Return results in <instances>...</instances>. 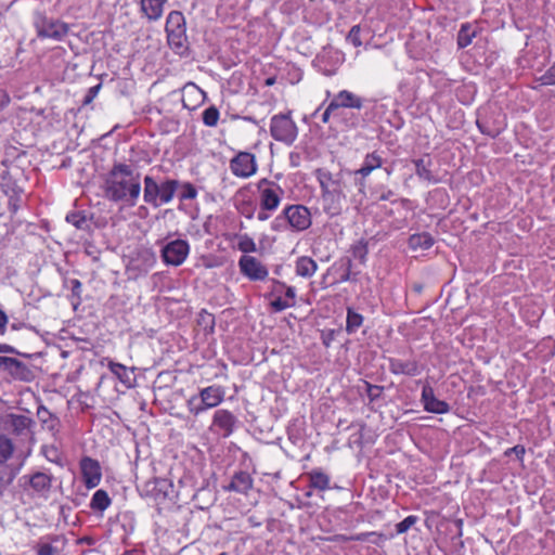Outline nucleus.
Segmentation results:
<instances>
[{"mask_svg":"<svg viewBox=\"0 0 555 555\" xmlns=\"http://www.w3.org/2000/svg\"><path fill=\"white\" fill-rule=\"evenodd\" d=\"M314 177L320 184L324 211L331 216L340 214L347 192L351 185L356 186L352 169L343 168L337 172H331L326 168H318L314 170Z\"/></svg>","mask_w":555,"mask_h":555,"instance_id":"nucleus-1","label":"nucleus"},{"mask_svg":"<svg viewBox=\"0 0 555 555\" xmlns=\"http://www.w3.org/2000/svg\"><path fill=\"white\" fill-rule=\"evenodd\" d=\"M104 193L108 201L134 206L141 193L140 173L127 164H115L106 175Z\"/></svg>","mask_w":555,"mask_h":555,"instance_id":"nucleus-2","label":"nucleus"},{"mask_svg":"<svg viewBox=\"0 0 555 555\" xmlns=\"http://www.w3.org/2000/svg\"><path fill=\"white\" fill-rule=\"evenodd\" d=\"M180 185V181L170 178H155L146 175L143 179V201L158 208L172 202Z\"/></svg>","mask_w":555,"mask_h":555,"instance_id":"nucleus-3","label":"nucleus"},{"mask_svg":"<svg viewBox=\"0 0 555 555\" xmlns=\"http://www.w3.org/2000/svg\"><path fill=\"white\" fill-rule=\"evenodd\" d=\"M185 20L180 11H171L166 21L167 40L170 48L183 55L188 51Z\"/></svg>","mask_w":555,"mask_h":555,"instance_id":"nucleus-4","label":"nucleus"},{"mask_svg":"<svg viewBox=\"0 0 555 555\" xmlns=\"http://www.w3.org/2000/svg\"><path fill=\"white\" fill-rule=\"evenodd\" d=\"M225 396L222 386L211 385L202 388L197 396H193L188 400V409L193 415H199L203 412L218 406Z\"/></svg>","mask_w":555,"mask_h":555,"instance_id":"nucleus-5","label":"nucleus"},{"mask_svg":"<svg viewBox=\"0 0 555 555\" xmlns=\"http://www.w3.org/2000/svg\"><path fill=\"white\" fill-rule=\"evenodd\" d=\"M34 27L39 38L53 39L56 41L63 40L69 30L66 23L48 17L41 12L35 14Z\"/></svg>","mask_w":555,"mask_h":555,"instance_id":"nucleus-6","label":"nucleus"},{"mask_svg":"<svg viewBox=\"0 0 555 555\" xmlns=\"http://www.w3.org/2000/svg\"><path fill=\"white\" fill-rule=\"evenodd\" d=\"M270 133L274 140L291 145L297 139L298 129L289 113L276 114L271 117Z\"/></svg>","mask_w":555,"mask_h":555,"instance_id":"nucleus-7","label":"nucleus"},{"mask_svg":"<svg viewBox=\"0 0 555 555\" xmlns=\"http://www.w3.org/2000/svg\"><path fill=\"white\" fill-rule=\"evenodd\" d=\"M54 477L48 470H38L24 475L21 481H24V489L31 491L34 498L47 500L50 496Z\"/></svg>","mask_w":555,"mask_h":555,"instance_id":"nucleus-8","label":"nucleus"},{"mask_svg":"<svg viewBox=\"0 0 555 555\" xmlns=\"http://www.w3.org/2000/svg\"><path fill=\"white\" fill-rule=\"evenodd\" d=\"M190 250L191 246L186 240L177 238L163 245L160 257L166 266L179 267L184 263Z\"/></svg>","mask_w":555,"mask_h":555,"instance_id":"nucleus-9","label":"nucleus"},{"mask_svg":"<svg viewBox=\"0 0 555 555\" xmlns=\"http://www.w3.org/2000/svg\"><path fill=\"white\" fill-rule=\"evenodd\" d=\"M257 189L260 208L271 212L275 211L281 204L284 194L283 189L278 183L268 179H261L257 184Z\"/></svg>","mask_w":555,"mask_h":555,"instance_id":"nucleus-10","label":"nucleus"},{"mask_svg":"<svg viewBox=\"0 0 555 555\" xmlns=\"http://www.w3.org/2000/svg\"><path fill=\"white\" fill-rule=\"evenodd\" d=\"M238 418L227 409L216 410L209 430L219 438H229L238 427Z\"/></svg>","mask_w":555,"mask_h":555,"instance_id":"nucleus-11","label":"nucleus"},{"mask_svg":"<svg viewBox=\"0 0 555 555\" xmlns=\"http://www.w3.org/2000/svg\"><path fill=\"white\" fill-rule=\"evenodd\" d=\"M477 128L482 134L491 138L498 137L506 128V116L499 109L479 114L476 121Z\"/></svg>","mask_w":555,"mask_h":555,"instance_id":"nucleus-12","label":"nucleus"},{"mask_svg":"<svg viewBox=\"0 0 555 555\" xmlns=\"http://www.w3.org/2000/svg\"><path fill=\"white\" fill-rule=\"evenodd\" d=\"M384 159L382 155L374 151L365 155L362 165L359 169L352 170L356 176V188L360 193H364L366 188V178L378 168H382Z\"/></svg>","mask_w":555,"mask_h":555,"instance_id":"nucleus-13","label":"nucleus"},{"mask_svg":"<svg viewBox=\"0 0 555 555\" xmlns=\"http://www.w3.org/2000/svg\"><path fill=\"white\" fill-rule=\"evenodd\" d=\"M240 272L250 281H264L269 275L268 268L256 257L243 255L238 259Z\"/></svg>","mask_w":555,"mask_h":555,"instance_id":"nucleus-14","label":"nucleus"},{"mask_svg":"<svg viewBox=\"0 0 555 555\" xmlns=\"http://www.w3.org/2000/svg\"><path fill=\"white\" fill-rule=\"evenodd\" d=\"M79 469L87 489H93L100 485L102 480V468L98 460L87 455L82 456L79 461Z\"/></svg>","mask_w":555,"mask_h":555,"instance_id":"nucleus-15","label":"nucleus"},{"mask_svg":"<svg viewBox=\"0 0 555 555\" xmlns=\"http://www.w3.org/2000/svg\"><path fill=\"white\" fill-rule=\"evenodd\" d=\"M289 228L296 232H302L310 228L312 220L310 210L304 205H289L284 208Z\"/></svg>","mask_w":555,"mask_h":555,"instance_id":"nucleus-16","label":"nucleus"},{"mask_svg":"<svg viewBox=\"0 0 555 555\" xmlns=\"http://www.w3.org/2000/svg\"><path fill=\"white\" fill-rule=\"evenodd\" d=\"M172 483L166 478H154L144 483L142 495L153 499L156 503H164L172 492Z\"/></svg>","mask_w":555,"mask_h":555,"instance_id":"nucleus-17","label":"nucleus"},{"mask_svg":"<svg viewBox=\"0 0 555 555\" xmlns=\"http://www.w3.org/2000/svg\"><path fill=\"white\" fill-rule=\"evenodd\" d=\"M0 369L8 372L12 378L17 380L29 382L34 377L29 366L16 358L0 356Z\"/></svg>","mask_w":555,"mask_h":555,"instance_id":"nucleus-18","label":"nucleus"},{"mask_svg":"<svg viewBox=\"0 0 555 555\" xmlns=\"http://www.w3.org/2000/svg\"><path fill=\"white\" fill-rule=\"evenodd\" d=\"M231 171L240 178H248L257 170L255 155L248 152H240L230 164Z\"/></svg>","mask_w":555,"mask_h":555,"instance_id":"nucleus-19","label":"nucleus"},{"mask_svg":"<svg viewBox=\"0 0 555 555\" xmlns=\"http://www.w3.org/2000/svg\"><path fill=\"white\" fill-rule=\"evenodd\" d=\"M388 369L395 375L416 376L422 372L421 364L413 358H389Z\"/></svg>","mask_w":555,"mask_h":555,"instance_id":"nucleus-20","label":"nucleus"},{"mask_svg":"<svg viewBox=\"0 0 555 555\" xmlns=\"http://www.w3.org/2000/svg\"><path fill=\"white\" fill-rule=\"evenodd\" d=\"M422 402L424 410L435 414H446L450 411L448 402L436 398L434 389L426 385L422 389Z\"/></svg>","mask_w":555,"mask_h":555,"instance_id":"nucleus-21","label":"nucleus"},{"mask_svg":"<svg viewBox=\"0 0 555 555\" xmlns=\"http://www.w3.org/2000/svg\"><path fill=\"white\" fill-rule=\"evenodd\" d=\"M107 367L112 374L127 388L131 389L137 386L135 367H128L121 363L109 360Z\"/></svg>","mask_w":555,"mask_h":555,"instance_id":"nucleus-22","label":"nucleus"},{"mask_svg":"<svg viewBox=\"0 0 555 555\" xmlns=\"http://www.w3.org/2000/svg\"><path fill=\"white\" fill-rule=\"evenodd\" d=\"M331 102L332 106L336 107L337 111H343V108L361 109L364 100L351 91L341 90L334 95Z\"/></svg>","mask_w":555,"mask_h":555,"instance_id":"nucleus-23","label":"nucleus"},{"mask_svg":"<svg viewBox=\"0 0 555 555\" xmlns=\"http://www.w3.org/2000/svg\"><path fill=\"white\" fill-rule=\"evenodd\" d=\"M415 166V173L420 180L425 181L430 184H436L439 182L437 176L433 172V160L429 155H425L420 158H415L412 160Z\"/></svg>","mask_w":555,"mask_h":555,"instance_id":"nucleus-24","label":"nucleus"},{"mask_svg":"<svg viewBox=\"0 0 555 555\" xmlns=\"http://www.w3.org/2000/svg\"><path fill=\"white\" fill-rule=\"evenodd\" d=\"M167 0H140L141 13L150 22L158 21L164 13Z\"/></svg>","mask_w":555,"mask_h":555,"instance_id":"nucleus-25","label":"nucleus"},{"mask_svg":"<svg viewBox=\"0 0 555 555\" xmlns=\"http://www.w3.org/2000/svg\"><path fill=\"white\" fill-rule=\"evenodd\" d=\"M253 487V478L247 472L240 470L232 477L230 485L225 488L229 491L246 494Z\"/></svg>","mask_w":555,"mask_h":555,"instance_id":"nucleus-26","label":"nucleus"},{"mask_svg":"<svg viewBox=\"0 0 555 555\" xmlns=\"http://www.w3.org/2000/svg\"><path fill=\"white\" fill-rule=\"evenodd\" d=\"M308 478L309 488L319 491H325L330 489L331 478L322 469L317 468L306 474Z\"/></svg>","mask_w":555,"mask_h":555,"instance_id":"nucleus-27","label":"nucleus"},{"mask_svg":"<svg viewBox=\"0 0 555 555\" xmlns=\"http://www.w3.org/2000/svg\"><path fill=\"white\" fill-rule=\"evenodd\" d=\"M318 270L317 262L308 256H301L295 261V272L301 278H311Z\"/></svg>","mask_w":555,"mask_h":555,"instance_id":"nucleus-28","label":"nucleus"},{"mask_svg":"<svg viewBox=\"0 0 555 555\" xmlns=\"http://www.w3.org/2000/svg\"><path fill=\"white\" fill-rule=\"evenodd\" d=\"M435 243L434 237L428 232L415 233L409 237L408 244L412 250L429 249Z\"/></svg>","mask_w":555,"mask_h":555,"instance_id":"nucleus-29","label":"nucleus"},{"mask_svg":"<svg viewBox=\"0 0 555 555\" xmlns=\"http://www.w3.org/2000/svg\"><path fill=\"white\" fill-rule=\"evenodd\" d=\"M33 420L26 415H10V428L16 435H25L29 431Z\"/></svg>","mask_w":555,"mask_h":555,"instance_id":"nucleus-30","label":"nucleus"},{"mask_svg":"<svg viewBox=\"0 0 555 555\" xmlns=\"http://www.w3.org/2000/svg\"><path fill=\"white\" fill-rule=\"evenodd\" d=\"M112 504V500L108 495V493L103 490L99 489L96 490L90 501V508L94 512H104Z\"/></svg>","mask_w":555,"mask_h":555,"instance_id":"nucleus-31","label":"nucleus"},{"mask_svg":"<svg viewBox=\"0 0 555 555\" xmlns=\"http://www.w3.org/2000/svg\"><path fill=\"white\" fill-rule=\"evenodd\" d=\"M233 240L236 242V248L244 253L250 254L257 251V245L253 237H250L247 233H236L233 235Z\"/></svg>","mask_w":555,"mask_h":555,"instance_id":"nucleus-32","label":"nucleus"},{"mask_svg":"<svg viewBox=\"0 0 555 555\" xmlns=\"http://www.w3.org/2000/svg\"><path fill=\"white\" fill-rule=\"evenodd\" d=\"M363 321L364 318L362 314L351 307L347 308L346 332L348 334H354L362 326Z\"/></svg>","mask_w":555,"mask_h":555,"instance_id":"nucleus-33","label":"nucleus"},{"mask_svg":"<svg viewBox=\"0 0 555 555\" xmlns=\"http://www.w3.org/2000/svg\"><path fill=\"white\" fill-rule=\"evenodd\" d=\"M476 29L469 23L462 24L457 33L459 48L463 49L468 47L472 43L473 39L476 37Z\"/></svg>","mask_w":555,"mask_h":555,"instance_id":"nucleus-34","label":"nucleus"},{"mask_svg":"<svg viewBox=\"0 0 555 555\" xmlns=\"http://www.w3.org/2000/svg\"><path fill=\"white\" fill-rule=\"evenodd\" d=\"M66 221L78 230H87L89 228V219L82 211H73L67 214Z\"/></svg>","mask_w":555,"mask_h":555,"instance_id":"nucleus-35","label":"nucleus"},{"mask_svg":"<svg viewBox=\"0 0 555 555\" xmlns=\"http://www.w3.org/2000/svg\"><path fill=\"white\" fill-rule=\"evenodd\" d=\"M351 255L354 259L359 260L360 263H365L369 254V246L365 240H359L351 245Z\"/></svg>","mask_w":555,"mask_h":555,"instance_id":"nucleus-36","label":"nucleus"},{"mask_svg":"<svg viewBox=\"0 0 555 555\" xmlns=\"http://www.w3.org/2000/svg\"><path fill=\"white\" fill-rule=\"evenodd\" d=\"M177 192L180 201H191L197 197V190L191 182L180 181Z\"/></svg>","mask_w":555,"mask_h":555,"instance_id":"nucleus-37","label":"nucleus"},{"mask_svg":"<svg viewBox=\"0 0 555 555\" xmlns=\"http://www.w3.org/2000/svg\"><path fill=\"white\" fill-rule=\"evenodd\" d=\"M14 446L10 438L0 435V464L5 463L13 454Z\"/></svg>","mask_w":555,"mask_h":555,"instance_id":"nucleus-38","label":"nucleus"},{"mask_svg":"<svg viewBox=\"0 0 555 555\" xmlns=\"http://www.w3.org/2000/svg\"><path fill=\"white\" fill-rule=\"evenodd\" d=\"M220 117L219 109L215 105H210L204 109L202 119L205 126L216 127Z\"/></svg>","mask_w":555,"mask_h":555,"instance_id":"nucleus-39","label":"nucleus"},{"mask_svg":"<svg viewBox=\"0 0 555 555\" xmlns=\"http://www.w3.org/2000/svg\"><path fill=\"white\" fill-rule=\"evenodd\" d=\"M270 228L272 231L274 232H285L287 231L289 228V223H288V220L286 219V216H285V211L283 210L281 215L276 216L271 224H270Z\"/></svg>","mask_w":555,"mask_h":555,"instance_id":"nucleus-40","label":"nucleus"},{"mask_svg":"<svg viewBox=\"0 0 555 555\" xmlns=\"http://www.w3.org/2000/svg\"><path fill=\"white\" fill-rule=\"evenodd\" d=\"M37 555H56L57 548L53 546L50 542L44 541L43 539L39 540L37 544L34 546Z\"/></svg>","mask_w":555,"mask_h":555,"instance_id":"nucleus-41","label":"nucleus"},{"mask_svg":"<svg viewBox=\"0 0 555 555\" xmlns=\"http://www.w3.org/2000/svg\"><path fill=\"white\" fill-rule=\"evenodd\" d=\"M418 520V517L415 515H409L402 521L396 525V531L398 534L405 533L409 529H411Z\"/></svg>","mask_w":555,"mask_h":555,"instance_id":"nucleus-42","label":"nucleus"},{"mask_svg":"<svg viewBox=\"0 0 555 555\" xmlns=\"http://www.w3.org/2000/svg\"><path fill=\"white\" fill-rule=\"evenodd\" d=\"M343 115H344V112L343 111H337L336 107L332 106V102H330L327 107L325 108V111L321 115V121L323 124H327L330 121L331 117L336 119V118L343 117Z\"/></svg>","mask_w":555,"mask_h":555,"instance_id":"nucleus-43","label":"nucleus"},{"mask_svg":"<svg viewBox=\"0 0 555 555\" xmlns=\"http://www.w3.org/2000/svg\"><path fill=\"white\" fill-rule=\"evenodd\" d=\"M360 33H361L360 25L352 26L347 35V41H349L354 47H360L362 44V41L360 39Z\"/></svg>","mask_w":555,"mask_h":555,"instance_id":"nucleus-44","label":"nucleus"},{"mask_svg":"<svg viewBox=\"0 0 555 555\" xmlns=\"http://www.w3.org/2000/svg\"><path fill=\"white\" fill-rule=\"evenodd\" d=\"M541 85L553 86L555 85V62L540 77Z\"/></svg>","mask_w":555,"mask_h":555,"instance_id":"nucleus-45","label":"nucleus"},{"mask_svg":"<svg viewBox=\"0 0 555 555\" xmlns=\"http://www.w3.org/2000/svg\"><path fill=\"white\" fill-rule=\"evenodd\" d=\"M343 112H344L343 117L336 118V119L344 122L346 128L357 127L359 124V118L352 113H348L344 109H343Z\"/></svg>","mask_w":555,"mask_h":555,"instance_id":"nucleus-46","label":"nucleus"},{"mask_svg":"<svg viewBox=\"0 0 555 555\" xmlns=\"http://www.w3.org/2000/svg\"><path fill=\"white\" fill-rule=\"evenodd\" d=\"M270 305L275 312H281L292 307V302H288L284 297L281 296L272 300Z\"/></svg>","mask_w":555,"mask_h":555,"instance_id":"nucleus-47","label":"nucleus"},{"mask_svg":"<svg viewBox=\"0 0 555 555\" xmlns=\"http://www.w3.org/2000/svg\"><path fill=\"white\" fill-rule=\"evenodd\" d=\"M69 284H70V291H72V296L74 298L77 299V302L79 304L80 300H81V289H82V284L79 280L77 279H73L69 281Z\"/></svg>","mask_w":555,"mask_h":555,"instance_id":"nucleus-48","label":"nucleus"},{"mask_svg":"<svg viewBox=\"0 0 555 555\" xmlns=\"http://www.w3.org/2000/svg\"><path fill=\"white\" fill-rule=\"evenodd\" d=\"M101 89V85H96V86H93L91 88L88 89L85 98H83V105H88L90 104L98 95L99 91Z\"/></svg>","mask_w":555,"mask_h":555,"instance_id":"nucleus-49","label":"nucleus"},{"mask_svg":"<svg viewBox=\"0 0 555 555\" xmlns=\"http://www.w3.org/2000/svg\"><path fill=\"white\" fill-rule=\"evenodd\" d=\"M525 453L526 449L521 444L514 446L513 448H509L504 452L506 456L515 454L519 461H522Z\"/></svg>","mask_w":555,"mask_h":555,"instance_id":"nucleus-50","label":"nucleus"},{"mask_svg":"<svg viewBox=\"0 0 555 555\" xmlns=\"http://www.w3.org/2000/svg\"><path fill=\"white\" fill-rule=\"evenodd\" d=\"M284 291H285L284 298L288 302L291 301L292 302V307H294L295 304H296V301H295V299H296V289H295V287L294 286H286L285 285Z\"/></svg>","mask_w":555,"mask_h":555,"instance_id":"nucleus-51","label":"nucleus"},{"mask_svg":"<svg viewBox=\"0 0 555 555\" xmlns=\"http://www.w3.org/2000/svg\"><path fill=\"white\" fill-rule=\"evenodd\" d=\"M333 540L334 541H340V542L362 541L363 540V535L359 534V535H356V537H347V535H344V534H339V535H335V538Z\"/></svg>","mask_w":555,"mask_h":555,"instance_id":"nucleus-52","label":"nucleus"},{"mask_svg":"<svg viewBox=\"0 0 555 555\" xmlns=\"http://www.w3.org/2000/svg\"><path fill=\"white\" fill-rule=\"evenodd\" d=\"M9 210L12 214H16L20 208V198L18 197H11L9 199Z\"/></svg>","mask_w":555,"mask_h":555,"instance_id":"nucleus-53","label":"nucleus"},{"mask_svg":"<svg viewBox=\"0 0 555 555\" xmlns=\"http://www.w3.org/2000/svg\"><path fill=\"white\" fill-rule=\"evenodd\" d=\"M7 324L8 317L2 310H0V335H3L5 333Z\"/></svg>","mask_w":555,"mask_h":555,"instance_id":"nucleus-54","label":"nucleus"},{"mask_svg":"<svg viewBox=\"0 0 555 555\" xmlns=\"http://www.w3.org/2000/svg\"><path fill=\"white\" fill-rule=\"evenodd\" d=\"M350 268H351V261L349 260L348 268H347L346 272L344 274H341L339 282L344 283V282H349V281L353 280Z\"/></svg>","mask_w":555,"mask_h":555,"instance_id":"nucleus-55","label":"nucleus"},{"mask_svg":"<svg viewBox=\"0 0 555 555\" xmlns=\"http://www.w3.org/2000/svg\"><path fill=\"white\" fill-rule=\"evenodd\" d=\"M0 353H17L16 349L8 344H0Z\"/></svg>","mask_w":555,"mask_h":555,"instance_id":"nucleus-56","label":"nucleus"},{"mask_svg":"<svg viewBox=\"0 0 555 555\" xmlns=\"http://www.w3.org/2000/svg\"><path fill=\"white\" fill-rule=\"evenodd\" d=\"M9 102H10L9 95L4 91L0 90V109L3 108L4 106H7L9 104Z\"/></svg>","mask_w":555,"mask_h":555,"instance_id":"nucleus-57","label":"nucleus"},{"mask_svg":"<svg viewBox=\"0 0 555 555\" xmlns=\"http://www.w3.org/2000/svg\"><path fill=\"white\" fill-rule=\"evenodd\" d=\"M270 216H271V211L263 210L262 208H260V211L257 214V219L259 221H266L270 218Z\"/></svg>","mask_w":555,"mask_h":555,"instance_id":"nucleus-58","label":"nucleus"},{"mask_svg":"<svg viewBox=\"0 0 555 555\" xmlns=\"http://www.w3.org/2000/svg\"><path fill=\"white\" fill-rule=\"evenodd\" d=\"M393 196H395V193H393L391 190H386V191H384V192L379 195L378 199H379V201H391V198H392Z\"/></svg>","mask_w":555,"mask_h":555,"instance_id":"nucleus-59","label":"nucleus"},{"mask_svg":"<svg viewBox=\"0 0 555 555\" xmlns=\"http://www.w3.org/2000/svg\"><path fill=\"white\" fill-rule=\"evenodd\" d=\"M273 283H274L273 293H281L282 291H284L285 283L278 281V280H273Z\"/></svg>","mask_w":555,"mask_h":555,"instance_id":"nucleus-60","label":"nucleus"},{"mask_svg":"<svg viewBox=\"0 0 555 555\" xmlns=\"http://www.w3.org/2000/svg\"><path fill=\"white\" fill-rule=\"evenodd\" d=\"M294 158H299V155L297 153H291V155H289L292 165L295 167V166H298V163L294 162Z\"/></svg>","mask_w":555,"mask_h":555,"instance_id":"nucleus-61","label":"nucleus"},{"mask_svg":"<svg viewBox=\"0 0 555 555\" xmlns=\"http://www.w3.org/2000/svg\"><path fill=\"white\" fill-rule=\"evenodd\" d=\"M243 119L248 122L257 124L256 119L253 116H244Z\"/></svg>","mask_w":555,"mask_h":555,"instance_id":"nucleus-62","label":"nucleus"},{"mask_svg":"<svg viewBox=\"0 0 555 555\" xmlns=\"http://www.w3.org/2000/svg\"><path fill=\"white\" fill-rule=\"evenodd\" d=\"M274 82H275V78H273V77H270L266 80L267 86H272V85H274Z\"/></svg>","mask_w":555,"mask_h":555,"instance_id":"nucleus-63","label":"nucleus"},{"mask_svg":"<svg viewBox=\"0 0 555 555\" xmlns=\"http://www.w3.org/2000/svg\"><path fill=\"white\" fill-rule=\"evenodd\" d=\"M121 555H138V552L135 550H131V551H126L124 554Z\"/></svg>","mask_w":555,"mask_h":555,"instance_id":"nucleus-64","label":"nucleus"}]
</instances>
